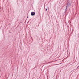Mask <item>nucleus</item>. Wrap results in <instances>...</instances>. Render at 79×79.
<instances>
[{"label": "nucleus", "instance_id": "3", "mask_svg": "<svg viewBox=\"0 0 79 79\" xmlns=\"http://www.w3.org/2000/svg\"><path fill=\"white\" fill-rule=\"evenodd\" d=\"M27 18H29V17H27Z\"/></svg>", "mask_w": 79, "mask_h": 79}, {"label": "nucleus", "instance_id": "1", "mask_svg": "<svg viewBox=\"0 0 79 79\" xmlns=\"http://www.w3.org/2000/svg\"><path fill=\"white\" fill-rule=\"evenodd\" d=\"M35 12H32L31 13V16H34L35 15Z\"/></svg>", "mask_w": 79, "mask_h": 79}, {"label": "nucleus", "instance_id": "2", "mask_svg": "<svg viewBox=\"0 0 79 79\" xmlns=\"http://www.w3.org/2000/svg\"><path fill=\"white\" fill-rule=\"evenodd\" d=\"M47 9H46V11H47Z\"/></svg>", "mask_w": 79, "mask_h": 79}]
</instances>
